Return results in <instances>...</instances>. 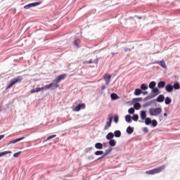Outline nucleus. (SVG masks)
<instances>
[{
	"label": "nucleus",
	"mask_w": 180,
	"mask_h": 180,
	"mask_svg": "<svg viewBox=\"0 0 180 180\" xmlns=\"http://www.w3.org/2000/svg\"><path fill=\"white\" fill-rule=\"evenodd\" d=\"M165 81H160L158 83V89H162L163 88H165Z\"/></svg>",
	"instance_id": "14"
},
{
	"label": "nucleus",
	"mask_w": 180,
	"mask_h": 180,
	"mask_svg": "<svg viewBox=\"0 0 180 180\" xmlns=\"http://www.w3.org/2000/svg\"><path fill=\"white\" fill-rule=\"evenodd\" d=\"M162 112V108L161 107L155 108H150L148 113L150 116H158V115Z\"/></svg>",
	"instance_id": "4"
},
{
	"label": "nucleus",
	"mask_w": 180,
	"mask_h": 180,
	"mask_svg": "<svg viewBox=\"0 0 180 180\" xmlns=\"http://www.w3.org/2000/svg\"><path fill=\"white\" fill-rule=\"evenodd\" d=\"M87 160L89 161H94V160H95V156H94V155H91L87 157Z\"/></svg>",
	"instance_id": "43"
},
{
	"label": "nucleus",
	"mask_w": 180,
	"mask_h": 180,
	"mask_svg": "<svg viewBox=\"0 0 180 180\" xmlns=\"http://www.w3.org/2000/svg\"><path fill=\"white\" fill-rule=\"evenodd\" d=\"M134 109L135 110H140V109H141V104H140V103H134Z\"/></svg>",
	"instance_id": "25"
},
{
	"label": "nucleus",
	"mask_w": 180,
	"mask_h": 180,
	"mask_svg": "<svg viewBox=\"0 0 180 180\" xmlns=\"http://www.w3.org/2000/svg\"><path fill=\"white\" fill-rule=\"evenodd\" d=\"M113 134H114V137L119 139L120 137L122 136V131H120V130H115Z\"/></svg>",
	"instance_id": "21"
},
{
	"label": "nucleus",
	"mask_w": 180,
	"mask_h": 180,
	"mask_svg": "<svg viewBox=\"0 0 180 180\" xmlns=\"http://www.w3.org/2000/svg\"><path fill=\"white\" fill-rule=\"evenodd\" d=\"M83 64H92V59L84 61Z\"/></svg>",
	"instance_id": "49"
},
{
	"label": "nucleus",
	"mask_w": 180,
	"mask_h": 180,
	"mask_svg": "<svg viewBox=\"0 0 180 180\" xmlns=\"http://www.w3.org/2000/svg\"><path fill=\"white\" fill-rule=\"evenodd\" d=\"M98 63H99V60H98V58L92 60V64H98Z\"/></svg>",
	"instance_id": "50"
},
{
	"label": "nucleus",
	"mask_w": 180,
	"mask_h": 180,
	"mask_svg": "<svg viewBox=\"0 0 180 180\" xmlns=\"http://www.w3.org/2000/svg\"><path fill=\"white\" fill-rule=\"evenodd\" d=\"M126 131H127V134H133V133L134 132V128L131 126H129L127 128Z\"/></svg>",
	"instance_id": "20"
},
{
	"label": "nucleus",
	"mask_w": 180,
	"mask_h": 180,
	"mask_svg": "<svg viewBox=\"0 0 180 180\" xmlns=\"http://www.w3.org/2000/svg\"><path fill=\"white\" fill-rule=\"evenodd\" d=\"M139 123H144V121L139 120Z\"/></svg>",
	"instance_id": "62"
},
{
	"label": "nucleus",
	"mask_w": 180,
	"mask_h": 180,
	"mask_svg": "<svg viewBox=\"0 0 180 180\" xmlns=\"http://www.w3.org/2000/svg\"><path fill=\"white\" fill-rule=\"evenodd\" d=\"M101 156L99 157L98 158L94 160V162H96V161H99V160H102V158H105V157H106V155H108L107 154L105 153V152L103 151V154L101 155Z\"/></svg>",
	"instance_id": "34"
},
{
	"label": "nucleus",
	"mask_w": 180,
	"mask_h": 180,
	"mask_svg": "<svg viewBox=\"0 0 180 180\" xmlns=\"http://www.w3.org/2000/svg\"><path fill=\"white\" fill-rule=\"evenodd\" d=\"M111 54L112 56H115V54H117V53L112 52Z\"/></svg>",
	"instance_id": "60"
},
{
	"label": "nucleus",
	"mask_w": 180,
	"mask_h": 180,
	"mask_svg": "<svg viewBox=\"0 0 180 180\" xmlns=\"http://www.w3.org/2000/svg\"><path fill=\"white\" fill-rule=\"evenodd\" d=\"M73 44H75L76 47H79V45L78 44V40L75 39L73 41Z\"/></svg>",
	"instance_id": "51"
},
{
	"label": "nucleus",
	"mask_w": 180,
	"mask_h": 180,
	"mask_svg": "<svg viewBox=\"0 0 180 180\" xmlns=\"http://www.w3.org/2000/svg\"><path fill=\"white\" fill-rule=\"evenodd\" d=\"M4 137H5V135H0V141L2 140V139H4Z\"/></svg>",
	"instance_id": "55"
},
{
	"label": "nucleus",
	"mask_w": 180,
	"mask_h": 180,
	"mask_svg": "<svg viewBox=\"0 0 180 180\" xmlns=\"http://www.w3.org/2000/svg\"><path fill=\"white\" fill-rule=\"evenodd\" d=\"M132 120H134V122H137L139 120V115L137 114H134L132 116Z\"/></svg>",
	"instance_id": "39"
},
{
	"label": "nucleus",
	"mask_w": 180,
	"mask_h": 180,
	"mask_svg": "<svg viewBox=\"0 0 180 180\" xmlns=\"http://www.w3.org/2000/svg\"><path fill=\"white\" fill-rule=\"evenodd\" d=\"M23 79V76H17L12 79L10 82L7 84L6 89H9L12 88L15 84H18V82H20Z\"/></svg>",
	"instance_id": "2"
},
{
	"label": "nucleus",
	"mask_w": 180,
	"mask_h": 180,
	"mask_svg": "<svg viewBox=\"0 0 180 180\" xmlns=\"http://www.w3.org/2000/svg\"><path fill=\"white\" fill-rule=\"evenodd\" d=\"M16 143H18L17 139H13V140L8 142V146H9L11 144H16Z\"/></svg>",
	"instance_id": "45"
},
{
	"label": "nucleus",
	"mask_w": 180,
	"mask_h": 180,
	"mask_svg": "<svg viewBox=\"0 0 180 180\" xmlns=\"http://www.w3.org/2000/svg\"><path fill=\"white\" fill-rule=\"evenodd\" d=\"M163 116H164L165 117H167V116H168V114H167V112H165V113L163 114Z\"/></svg>",
	"instance_id": "56"
},
{
	"label": "nucleus",
	"mask_w": 180,
	"mask_h": 180,
	"mask_svg": "<svg viewBox=\"0 0 180 180\" xmlns=\"http://www.w3.org/2000/svg\"><path fill=\"white\" fill-rule=\"evenodd\" d=\"M141 94H143L144 96L148 95V91H147L146 90H144V91L142 90V93Z\"/></svg>",
	"instance_id": "53"
},
{
	"label": "nucleus",
	"mask_w": 180,
	"mask_h": 180,
	"mask_svg": "<svg viewBox=\"0 0 180 180\" xmlns=\"http://www.w3.org/2000/svg\"><path fill=\"white\" fill-rule=\"evenodd\" d=\"M112 79V75H108L104 77V81H105V85H109L110 84V79Z\"/></svg>",
	"instance_id": "16"
},
{
	"label": "nucleus",
	"mask_w": 180,
	"mask_h": 180,
	"mask_svg": "<svg viewBox=\"0 0 180 180\" xmlns=\"http://www.w3.org/2000/svg\"><path fill=\"white\" fill-rule=\"evenodd\" d=\"M55 137H57V135H51L46 138V140L44 141V143H46V141H49V140H51L52 139H54Z\"/></svg>",
	"instance_id": "36"
},
{
	"label": "nucleus",
	"mask_w": 180,
	"mask_h": 180,
	"mask_svg": "<svg viewBox=\"0 0 180 180\" xmlns=\"http://www.w3.org/2000/svg\"><path fill=\"white\" fill-rule=\"evenodd\" d=\"M113 137H115V135L113 134L112 132H109L106 136H105V139L106 140H113Z\"/></svg>",
	"instance_id": "22"
},
{
	"label": "nucleus",
	"mask_w": 180,
	"mask_h": 180,
	"mask_svg": "<svg viewBox=\"0 0 180 180\" xmlns=\"http://www.w3.org/2000/svg\"><path fill=\"white\" fill-rule=\"evenodd\" d=\"M39 5H41V1H37L27 4L24 6V9H30V8H34L35 6H39Z\"/></svg>",
	"instance_id": "6"
},
{
	"label": "nucleus",
	"mask_w": 180,
	"mask_h": 180,
	"mask_svg": "<svg viewBox=\"0 0 180 180\" xmlns=\"http://www.w3.org/2000/svg\"><path fill=\"white\" fill-rule=\"evenodd\" d=\"M173 89H175V91H178V89H180V85L179 82H176L172 85Z\"/></svg>",
	"instance_id": "29"
},
{
	"label": "nucleus",
	"mask_w": 180,
	"mask_h": 180,
	"mask_svg": "<svg viewBox=\"0 0 180 180\" xmlns=\"http://www.w3.org/2000/svg\"><path fill=\"white\" fill-rule=\"evenodd\" d=\"M102 154H103V150H96L95 153H94V155H102Z\"/></svg>",
	"instance_id": "42"
},
{
	"label": "nucleus",
	"mask_w": 180,
	"mask_h": 180,
	"mask_svg": "<svg viewBox=\"0 0 180 180\" xmlns=\"http://www.w3.org/2000/svg\"><path fill=\"white\" fill-rule=\"evenodd\" d=\"M106 89V86L105 85H103L101 86V94H103V91H105V89Z\"/></svg>",
	"instance_id": "52"
},
{
	"label": "nucleus",
	"mask_w": 180,
	"mask_h": 180,
	"mask_svg": "<svg viewBox=\"0 0 180 180\" xmlns=\"http://www.w3.org/2000/svg\"><path fill=\"white\" fill-rule=\"evenodd\" d=\"M41 88H44L43 90L51 89L50 84H46L44 86H42Z\"/></svg>",
	"instance_id": "48"
},
{
	"label": "nucleus",
	"mask_w": 180,
	"mask_h": 180,
	"mask_svg": "<svg viewBox=\"0 0 180 180\" xmlns=\"http://www.w3.org/2000/svg\"><path fill=\"white\" fill-rule=\"evenodd\" d=\"M155 86H157V82L152 81L149 83L148 88L151 89V94L158 96L160 94H161V91Z\"/></svg>",
	"instance_id": "1"
},
{
	"label": "nucleus",
	"mask_w": 180,
	"mask_h": 180,
	"mask_svg": "<svg viewBox=\"0 0 180 180\" xmlns=\"http://www.w3.org/2000/svg\"><path fill=\"white\" fill-rule=\"evenodd\" d=\"M165 100V96H164V95L162 94H160L156 98L153 100V102L155 105H157V103L155 102H158L159 103H162V102H164Z\"/></svg>",
	"instance_id": "5"
},
{
	"label": "nucleus",
	"mask_w": 180,
	"mask_h": 180,
	"mask_svg": "<svg viewBox=\"0 0 180 180\" xmlns=\"http://www.w3.org/2000/svg\"><path fill=\"white\" fill-rule=\"evenodd\" d=\"M102 144H103V146H106V143L104 142Z\"/></svg>",
	"instance_id": "61"
},
{
	"label": "nucleus",
	"mask_w": 180,
	"mask_h": 180,
	"mask_svg": "<svg viewBox=\"0 0 180 180\" xmlns=\"http://www.w3.org/2000/svg\"><path fill=\"white\" fill-rule=\"evenodd\" d=\"M112 120H113V117L109 115L108 118V121L106 122L105 125L104 126V130H108L110 126H112Z\"/></svg>",
	"instance_id": "7"
},
{
	"label": "nucleus",
	"mask_w": 180,
	"mask_h": 180,
	"mask_svg": "<svg viewBox=\"0 0 180 180\" xmlns=\"http://www.w3.org/2000/svg\"><path fill=\"white\" fill-rule=\"evenodd\" d=\"M137 19L141 20V19H143V17H142V16H138V17H137Z\"/></svg>",
	"instance_id": "59"
},
{
	"label": "nucleus",
	"mask_w": 180,
	"mask_h": 180,
	"mask_svg": "<svg viewBox=\"0 0 180 180\" xmlns=\"http://www.w3.org/2000/svg\"><path fill=\"white\" fill-rule=\"evenodd\" d=\"M108 144L110 147H115L116 146V140L115 139H110L109 140Z\"/></svg>",
	"instance_id": "26"
},
{
	"label": "nucleus",
	"mask_w": 180,
	"mask_h": 180,
	"mask_svg": "<svg viewBox=\"0 0 180 180\" xmlns=\"http://www.w3.org/2000/svg\"><path fill=\"white\" fill-rule=\"evenodd\" d=\"M140 88L141 91H147V89H148V85L146 83H143L141 84Z\"/></svg>",
	"instance_id": "24"
},
{
	"label": "nucleus",
	"mask_w": 180,
	"mask_h": 180,
	"mask_svg": "<svg viewBox=\"0 0 180 180\" xmlns=\"http://www.w3.org/2000/svg\"><path fill=\"white\" fill-rule=\"evenodd\" d=\"M49 86L51 87V91H54V89H57V88L60 87V84H58L56 80L54 79L51 83L49 84Z\"/></svg>",
	"instance_id": "8"
},
{
	"label": "nucleus",
	"mask_w": 180,
	"mask_h": 180,
	"mask_svg": "<svg viewBox=\"0 0 180 180\" xmlns=\"http://www.w3.org/2000/svg\"><path fill=\"white\" fill-rule=\"evenodd\" d=\"M171 102H172V99L169 97L165 98V105H170Z\"/></svg>",
	"instance_id": "30"
},
{
	"label": "nucleus",
	"mask_w": 180,
	"mask_h": 180,
	"mask_svg": "<svg viewBox=\"0 0 180 180\" xmlns=\"http://www.w3.org/2000/svg\"><path fill=\"white\" fill-rule=\"evenodd\" d=\"M155 96H158L156 94L151 93L150 94H149L148 96L143 98V102H147V101H150V99H153V98H155Z\"/></svg>",
	"instance_id": "12"
},
{
	"label": "nucleus",
	"mask_w": 180,
	"mask_h": 180,
	"mask_svg": "<svg viewBox=\"0 0 180 180\" xmlns=\"http://www.w3.org/2000/svg\"><path fill=\"white\" fill-rule=\"evenodd\" d=\"M94 147L96 150H103V144L102 143H96Z\"/></svg>",
	"instance_id": "15"
},
{
	"label": "nucleus",
	"mask_w": 180,
	"mask_h": 180,
	"mask_svg": "<svg viewBox=\"0 0 180 180\" xmlns=\"http://www.w3.org/2000/svg\"><path fill=\"white\" fill-rule=\"evenodd\" d=\"M153 64H158L162 68H164L165 70L167 69V64L165 63V60H155Z\"/></svg>",
	"instance_id": "9"
},
{
	"label": "nucleus",
	"mask_w": 180,
	"mask_h": 180,
	"mask_svg": "<svg viewBox=\"0 0 180 180\" xmlns=\"http://www.w3.org/2000/svg\"><path fill=\"white\" fill-rule=\"evenodd\" d=\"M134 110H136L134 109V108H130L129 110H128V113L129 115H134Z\"/></svg>",
	"instance_id": "40"
},
{
	"label": "nucleus",
	"mask_w": 180,
	"mask_h": 180,
	"mask_svg": "<svg viewBox=\"0 0 180 180\" xmlns=\"http://www.w3.org/2000/svg\"><path fill=\"white\" fill-rule=\"evenodd\" d=\"M113 150V148L112 147H109L108 149H107L104 153L107 155H109V154H110V153H112V150Z\"/></svg>",
	"instance_id": "37"
},
{
	"label": "nucleus",
	"mask_w": 180,
	"mask_h": 180,
	"mask_svg": "<svg viewBox=\"0 0 180 180\" xmlns=\"http://www.w3.org/2000/svg\"><path fill=\"white\" fill-rule=\"evenodd\" d=\"M6 154H12V151L11 150H6L0 153V157H4V155H6Z\"/></svg>",
	"instance_id": "33"
},
{
	"label": "nucleus",
	"mask_w": 180,
	"mask_h": 180,
	"mask_svg": "<svg viewBox=\"0 0 180 180\" xmlns=\"http://www.w3.org/2000/svg\"><path fill=\"white\" fill-rule=\"evenodd\" d=\"M114 123H119V116L117 115L112 117Z\"/></svg>",
	"instance_id": "38"
},
{
	"label": "nucleus",
	"mask_w": 180,
	"mask_h": 180,
	"mask_svg": "<svg viewBox=\"0 0 180 180\" xmlns=\"http://www.w3.org/2000/svg\"><path fill=\"white\" fill-rule=\"evenodd\" d=\"M150 124L152 127H157L158 126V122H157V120H151Z\"/></svg>",
	"instance_id": "28"
},
{
	"label": "nucleus",
	"mask_w": 180,
	"mask_h": 180,
	"mask_svg": "<svg viewBox=\"0 0 180 180\" xmlns=\"http://www.w3.org/2000/svg\"><path fill=\"white\" fill-rule=\"evenodd\" d=\"M20 140H21V141H22V140H25V139H26V136H22V137H21V138H20Z\"/></svg>",
	"instance_id": "58"
},
{
	"label": "nucleus",
	"mask_w": 180,
	"mask_h": 180,
	"mask_svg": "<svg viewBox=\"0 0 180 180\" xmlns=\"http://www.w3.org/2000/svg\"><path fill=\"white\" fill-rule=\"evenodd\" d=\"M74 2H77V0H73Z\"/></svg>",
	"instance_id": "63"
},
{
	"label": "nucleus",
	"mask_w": 180,
	"mask_h": 180,
	"mask_svg": "<svg viewBox=\"0 0 180 180\" xmlns=\"http://www.w3.org/2000/svg\"><path fill=\"white\" fill-rule=\"evenodd\" d=\"M131 119H132V117L130 115H127L125 116V122H127V123H131L132 122Z\"/></svg>",
	"instance_id": "27"
},
{
	"label": "nucleus",
	"mask_w": 180,
	"mask_h": 180,
	"mask_svg": "<svg viewBox=\"0 0 180 180\" xmlns=\"http://www.w3.org/2000/svg\"><path fill=\"white\" fill-rule=\"evenodd\" d=\"M143 120L146 126H150V124H151V118L147 117L146 120Z\"/></svg>",
	"instance_id": "31"
},
{
	"label": "nucleus",
	"mask_w": 180,
	"mask_h": 180,
	"mask_svg": "<svg viewBox=\"0 0 180 180\" xmlns=\"http://www.w3.org/2000/svg\"><path fill=\"white\" fill-rule=\"evenodd\" d=\"M124 51H131V49H130L129 48H124Z\"/></svg>",
	"instance_id": "54"
},
{
	"label": "nucleus",
	"mask_w": 180,
	"mask_h": 180,
	"mask_svg": "<svg viewBox=\"0 0 180 180\" xmlns=\"http://www.w3.org/2000/svg\"><path fill=\"white\" fill-rule=\"evenodd\" d=\"M81 110V108L79 105H76L75 108H73L74 112H79Z\"/></svg>",
	"instance_id": "41"
},
{
	"label": "nucleus",
	"mask_w": 180,
	"mask_h": 180,
	"mask_svg": "<svg viewBox=\"0 0 180 180\" xmlns=\"http://www.w3.org/2000/svg\"><path fill=\"white\" fill-rule=\"evenodd\" d=\"M43 89L44 88H41V87H37L35 89H32L30 91V94H36V92H40L41 91H43Z\"/></svg>",
	"instance_id": "18"
},
{
	"label": "nucleus",
	"mask_w": 180,
	"mask_h": 180,
	"mask_svg": "<svg viewBox=\"0 0 180 180\" xmlns=\"http://www.w3.org/2000/svg\"><path fill=\"white\" fill-rule=\"evenodd\" d=\"M111 101H117V99H120V97L116 94V93H112L110 94Z\"/></svg>",
	"instance_id": "17"
},
{
	"label": "nucleus",
	"mask_w": 180,
	"mask_h": 180,
	"mask_svg": "<svg viewBox=\"0 0 180 180\" xmlns=\"http://www.w3.org/2000/svg\"><path fill=\"white\" fill-rule=\"evenodd\" d=\"M165 168V166L162 165L155 169H152L146 171V174H147V175H155V174H160V172H161V171H162V169H164Z\"/></svg>",
	"instance_id": "3"
},
{
	"label": "nucleus",
	"mask_w": 180,
	"mask_h": 180,
	"mask_svg": "<svg viewBox=\"0 0 180 180\" xmlns=\"http://www.w3.org/2000/svg\"><path fill=\"white\" fill-rule=\"evenodd\" d=\"M16 140H17V143H19V141H22L20 138H18V139H16Z\"/></svg>",
	"instance_id": "57"
},
{
	"label": "nucleus",
	"mask_w": 180,
	"mask_h": 180,
	"mask_svg": "<svg viewBox=\"0 0 180 180\" xmlns=\"http://www.w3.org/2000/svg\"><path fill=\"white\" fill-rule=\"evenodd\" d=\"M65 78H67V74H62L56 77L55 80H56L58 84H60V82H61L63 79H65Z\"/></svg>",
	"instance_id": "10"
},
{
	"label": "nucleus",
	"mask_w": 180,
	"mask_h": 180,
	"mask_svg": "<svg viewBox=\"0 0 180 180\" xmlns=\"http://www.w3.org/2000/svg\"><path fill=\"white\" fill-rule=\"evenodd\" d=\"M141 101H143V98H141V97H140V98H134L131 101V105H133L134 103H139V102H141Z\"/></svg>",
	"instance_id": "19"
},
{
	"label": "nucleus",
	"mask_w": 180,
	"mask_h": 180,
	"mask_svg": "<svg viewBox=\"0 0 180 180\" xmlns=\"http://www.w3.org/2000/svg\"><path fill=\"white\" fill-rule=\"evenodd\" d=\"M20 154H22V152H21V151L17 152V153H14V154H13L14 158H18V157H19V155H20Z\"/></svg>",
	"instance_id": "47"
},
{
	"label": "nucleus",
	"mask_w": 180,
	"mask_h": 180,
	"mask_svg": "<svg viewBox=\"0 0 180 180\" xmlns=\"http://www.w3.org/2000/svg\"><path fill=\"white\" fill-rule=\"evenodd\" d=\"M140 117L141 120H145L147 119V111L146 110H141L140 112Z\"/></svg>",
	"instance_id": "13"
},
{
	"label": "nucleus",
	"mask_w": 180,
	"mask_h": 180,
	"mask_svg": "<svg viewBox=\"0 0 180 180\" xmlns=\"http://www.w3.org/2000/svg\"><path fill=\"white\" fill-rule=\"evenodd\" d=\"M94 150L93 147L86 148L84 150V154H88V153H91V150Z\"/></svg>",
	"instance_id": "35"
},
{
	"label": "nucleus",
	"mask_w": 180,
	"mask_h": 180,
	"mask_svg": "<svg viewBox=\"0 0 180 180\" xmlns=\"http://www.w3.org/2000/svg\"><path fill=\"white\" fill-rule=\"evenodd\" d=\"M143 132L144 133V134H148V128H147V127H145L143 128Z\"/></svg>",
	"instance_id": "46"
},
{
	"label": "nucleus",
	"mask_w": 180,
	"mask_h": 180,
	"mask_svg": "<svg viewBox=\"0 0 180 180\" xmlns=\"http://www.w3.org/2000/svg\"><path fill=\"white\" fill-rule=\"evenodd\" d=\"M152 105H155L154 101H153V100L143 104V108H147L148 106H151Z\"/></svg>",
	"instance_id": "32"
},
{
	"label": "nucleus",
	"mask_w": 180,
	"mask_h": 180,
	"mask_svg": "<svg viewBox=\"0 0 180 180\" xmlns=\"http://www.w3.org/2000/svg\"><path fill=\"white\" fill-rule=\"evenodd\" d=\"M165 89L168 93H171V92H172L174 91V87L172 86V84H167L165 85Z\"/></svg>",
	"instance_id": "11"
},
{
	"label": "nucleus",
	"mask_w": 180,
	"mask_h": 180,
	"mask_svg": "<svg viewBox=\"0 0 180 180\" xmlns=\"http://www.w3.org/2000/svg\"><path fill=\"white\" fill-rule=\"evenodd\" d=\"M141 94H142V90L141 89H136L134 92V95L135 96H140V95H141Z\"/></svg>",
	"instance_id": "23"
},
{
	"label": "nucleus",
	"mask_w": 180,
	"mask_h": 180,
	"mask_svg": "<svg viewBox=\"0 0 180 180\" xmlns=\"http://www.w3.org/2000/svg\"><path fill=\"white\" fill-rule=\"evenodd\" d=\"M78 105L79 106L80 110L81 109H85V108H86V105L84 103H80L78 104Z\"/></svg>",
	"instance_id": "44"
}]
</instances>
